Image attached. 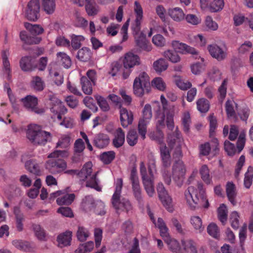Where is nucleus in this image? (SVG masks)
Returning a JSON list of instances; mask_svg holds the SVG:
<instances>
[{
    "label": "nucleus",
    "mask_w": 253,
    "mask_h": 253,
    "mask_svg": "<svg viewBox=\"0 0 253 253\" xmlns=\"http://www.w3.org/2000/svg\"><path fill=\"white\" fill-rule=\"evenodd\" d=\"M199 173L202 179L207 185L212 183L211 176L210 173V169L206 165L202 166L199 169Z\"/></svg>",
    "instance_id": "2f4dec72"
},
{
    "label": "nucleus",
    "mask_w": 253,
    "mask_h": 253,
    "mask_svg": "<svg viewBox=\"0 0 253 253\" xmlns=\"http://www.w3.org/2000/svg\"><path fill=\"white\" fill-rule=\"evenodd\" d=\"M32 85L37 91H42L44 88V83L42 78L36 76L33 78Z\"/></svg>",
    "instance_id": "603ef678"
},
{
    "label": "nucleus",
    "mask_w": 253,
    "mask_h": 253,
    "mask_svg": "<svg viewBox=\"0 0 253 253\" xmlns=\"http://www.w3.org/2000/svg\"><path fill=\"white\" fill-rule=\"evenodd\" d=\"M32 227L36 236L39 240L41 241H43L45 240V230L41 226V225L37 224H33Z\"/></svg>",
    "instance_id": "a18cd8bd"
},
{
    "label": "nucleus",
    "mask_w": 253,
    "mask_h": 253,
    "mask_svg": "<svg viewBox=\"0 0 253 253\" xmlns=\"http://www.w3.org/2000/svg\"><path fill=\"white\" fill-rule=\"evenodd\" d=\"M40 4L39 0H31L25 10V17L29 20L36 21L40 16Z\"/></svg>",
    "instance_id": "0eeeda50"
},
{
    "label": "nucleus",
    "mask_w": 253,
    "mask_h": 253,
    "mask_svg": "<svg viewBox=\"0 0 253 253\" xmlns=\"http://www.w3.org/2000/svg\"><path fill=\"white\" fill-rule=\"evenodd\" d=\"M42 6L46 14H52L56 8L55 0H42Z\"/></svg>",
    "instance_id": "c9c22d12"
},
{
    "label": "nucleus",
    "mask_w": 253,
    "mask_h": 253,
    "mask_svg": "<svg viewBox=\"0 0 253 253\" xmlns=\"http://www.w3.org/2000/svg\"><path fill=\"white\" fill-rule=\"evenodd\" d=\"M133 93L137 97H141L144 94L151 91L150 78L145 72L140 73L134 79L133 84Z\"/></svg>",
    "instance_id": "39448f33"
},
{
    "label": "nucleus",
    "mask_w": 253,
    "mask_h": 253,
    "mask_svg": "<svg viewBox=\"0 0 253 253\" xmlns=\"http://www.w3.org/2000/svg\"><path fill=\"white\" fill-rule=\"evenodd\" d=\"M123 187V179L118 178L116 183L115 191L113 194L111 202L113 207L117 211H125L128 213L132 209V206L128 199L123 198L121 199V194Z\"/></svg>",
    "instance_id": "20e7f679"
},
{
    "label": "nucleus",
    "mask_w": 253,
    "mask_h": 253,
    "mask_svg": "<svg viewBox=\"0 0 253 253\" xmlns=\"http://www.w3.org/2000/svg\"><path fill=\"white\" fill-rule=\"evenodd\" d=\"M253 178V167L250 166L247 172L245 174L244 185L245 187L249 189L252 184Z\"/></svg>",
    "instance_id": "de8ad7c7"
},
{
    "label": "nucleus",
    "mask_w": 253,
    "mask_h": 253,
    "mask_svg": "<svg viewBox=\"0 0 253 253\" xmlns=\"http://www.w3.org/2000/svg\"><path fill=\"white\" fill-rule=\"evenodd\" d=\"M194 187L190 186L185 192V196L188 205L190 208L194 210L198 206L199 199L197 194H195V199L193 198L192 194L194 192Z\"/></svg>",
    "instance_id": "a211bd4d"
},
{
    "label": "nucleus",
    "mask_w": 253,
    "mask_h": 253,
    "mask_svg": "<svg viewBox=\"0 0 253 253\" xmlns=\"http://www.w3.org/2000/svg\"><path fill=\"white\" fill-rule=\"evenodd\" d=\"M134 39L136 46L140 50L146 51L151 50V46L148 41L146 39V35L143 32H141L139 35L135 36Z\"/></svg>",
    "instance_id": "ddd939ff"
},
{
    "label": "nucleus",
    "mask_w": 253,
    "mask_h": 253,
    "mask_svg": "<svg viewBox=\"0 0 253 253\" xmlns=\"http://www.w3.org/2000/svg\"><path fill=\"white\" fill-rule=\"evenodd\" d=\"M120 121L124 128L127 127L132 124L133 121V115L131 111H128L126 108L120 105Z\"/></svg>",
    "instance_id": "f8f14e48"
},
{
    "label": "nucleus",
    "mask_w": 253,
    "mask_h": 253,
    "mask_svg": "<svg viewBox=\"0 0 253 253\" xmlns=\"http://www.w3.org/2000/svg\"><path fill=\"white\" fill-rule=\"evenodd\" d=\"M24 107L29 111L34 112L37 114H42L44 112L42 108L38 107V99L37 97L32 95H27L21 99Z\"/></svg>",
    "instance_id": "1a4fd4ad"
},
{
    "label": "nucleus",
    "mask_w": 253,
    "mask_h": 253,
    "mask_svg": "<svg viewBox=\"0 0 253 253\" xmlns=\"http://www.w3.org/2000/svg\"><path fill=\"white\" fill-rule=\"evenodd\" d=\"M217 212L219 220L223 224H224L227 219L228 212L226 206L224 204L220 205L219 207L218 208Z\"/></svg>",
    "instance_id": "37998d69"
},
{
    "label": "nucleus",
    "mask_w": 253,
    "mask_h": 253,
    "mask_svg": "<svg viewBox=\"0 0 253 253\" xmlns=\"http://www.w3.org/2000/svg\"><path fill=\"white\" fill-rule=\"evenodd\" d=\"M40 126L36 125L29 126L26 132L27 138L34 145L36 144L37 136L39 135V131L40 130Z\"/></svg>",
    "instance_id": "4be33fe9"
},
{
    "label": "nucleus",
    "mask_w": 253,
    "mask_h": 253,
    "mask_svg": "<svg viewBox=\"0 0 253 253\" xmlns=\"http://www.w3.org/2000/svg\"><path fill=\"white\" fill-rule=\"evenodd\" d=\"M72 232L70 231H66L59 234L57 237V241L58 246L60 248L69 246L71 245Z\"/></svg>",
    "instance_id": "412c9836"
},
{
    "label": "nucleus",
    "mask_w": 253,
    "mask_h": 253,
    "mask_svg": "<svg viewBox=\"0 0 253 253\" xmlns=\"http://www.w3.org/2000/svg\"><path fill=\"white\" fill-rule=\"evenodd\" d=\"M226 192L228 200L233 206L237 204L236 197L237 192L236 191V187L232 182H228L226 185Z\"/></svg>",
    "instance_id": "5701e85b"
},
{
    "label": "nucleus",
    "mask_w": 253,
    "mask_h": 253,
    "mask_svg": "<svg viewBox=\"0 0 253 253\" xmlns=\"http://www.w3.org/2000/svg\"><path fill=\"white\" fill-rule=\"evenodd\" d=\"M186 167L181 160H175L172 168L173 179L176 185L181 187L183 183Z\"/></svg>",
    "instance_id": "423d86ee"
},
{
    "label": "nucleus",
    "mask_w": 253,
    "mask_h": 253,
    "mask_svg": "<svg viewBox=\"0 0 253 253\" xmlns=\"http://www.w3.org/2000/svg\"><path fill=\"white\" fill-rule=\"evenodd\" d=\"M125 141V133L123 130L119 127L116 129L114 138L113 139L112 143L113 146L117 148L122 146Z\"/></svg>",
    "instance_id": "393cba45"
},
{
    "label": "nucleus",
    "mask_w": 253,
    "mask_h": 253,
    "mask_svg": "<svg viewBox=\"0 0 253 253\" xmlns=\"http://www.w3.org/2000/svg\"><path fill=\"white\" fill-rule=\"evenodd\" d=\"M183 252L182 253H198L196 243L191 239L182 240Z\"/></svg>",
    "instance_id": "cd10ccee"
},
{
    "label": "nucleus",
    "mask_w": 253,
    "mask_h": 253,
    "mask_svg": "<svg viewBox=\"0 0 253 253\" xmlns=\"http://www.w3.org/2000/svg\"><path fill=\"white\" fill-rule=\"evenodd\" d=\"M210 122V136H213L215 134V130L217 127V120L213 114L210 115L209 117Z\"/></svg>",
    "instance_id": "e2e57ef3"
},
{
    "label": "nucleus",
    "mask_w": 253,
    "mask_h": 253,
    "mask_svg": "<svg viewBox=\"0 0 253 253\" xmlns=\"http://www.w3.org/2000/svg\"><path fill=\"white\" fill-rule=\"evenodd\" d=\"M32 59L31 56H26L21 58L19 64L20 67L22 71L28 72L33 70Z\"/></svg>",
    "instance_id": "c756f323"
},
{
    "label": "nucleus",
    "mask_w": 253,
    "mask_h": 253,
    "mask_svg": "<svg viewBox=\"0 0 253 253\" xmlns=\"http://www.w3.org/2000/svg\"><path fill=\"white\" fill-rule=\"evenodd\" d=\"M96 202L91 196H87L83 199L82 202V206L86 210H94L95 207Z\"/></svg>",
    "instance_id": "c03bdc74"
},
{
    "label": "nucleus",
    "mask_w": 253,
    "mask_h": 253,
    "mask_svg": "<svg viewBox=\"0 0 253 253\" xmlns=\"http://www.w3.org/2000/svg\"><path fill=\"white\" fill-rule=\"evenodd\" d=\"M227 81L226 80H224L218 89V91L219 93V100L221 102H223L226 97L227 93Z\"/></svg>",
    "instance_id": "338daca9"
},
{
    "label": "nucleus",
    "mask_w": 253,
    "mask_h": 253,
    "mask_svg": "<svg viewBox=\"0 0 253 253\" xmlns=\"http://www.w3.org/2000/svg\"><path fill=\"white\" fill-rule=\"evenodd\" d=\"M110 142V138L107 134L100 133L94 137L93 140V145L99 149H103L106 147Z\"/></svg>",
    "instance_id": "f3484780"
},
{
    "label": "nucleus",
    "mask_w": 253,
    "mask_h": 253,
    "mask_svg": "<svg viewBox=\"0 0 253 253\" xmlns=\"http://www.w3.org/2000/svg\"><path fill=\"white\" fill-rule=\"evenodd\" d=\"M50 111L53 114H57L59 113H66L67 112V109L63 105L61 101L55 96H52L50 98Z\"/></svg>",
    "instance_id": "2eb2a0df"
},
{
    "label": "nucleus",
    "mask_w": 253,
    "mask_h": 253,
    "mask_svg": "<svg viewBox=\"0 0 253 253\" xmlns=\"http://www.w3.org/2000/svg\"><path fill=\"white\" fill-rule=\"evenodd\" d=\"M168 67V62L164 58H160L153 63V68L157 73H161L166 70Z\"/></svg>",
    "instance_id": "4c0bfd02"
},
{
    "label": "nucleus",
    "mask_w": 253,
    "mask_h": 253,
    "mask_svg": "<svg viewBox=\"0 0 253 253\" xmlns=\"http://www.w3.org/2000/svg\"><path fill=\"white\" fill-rule=\"evenodd\" d=\"M149 121L140 119L138 124V130L142 139H144L146 137L147 132V126L149 123Z\"/></svg>",
    "instance_id": "49530a36"
},
{
    "label": "nucleus",
    "mask_w": 253,
    "mask_h": 253,
    "mask_svg": "<svg viewBox=\"0 0 253 253\" xmlns=\"http://www.w3.org/2000/svg\"><path fill=\"white\" fill-rule=\"evenodd\" d=\"M25 169L36 176H41L42 170L40 164L35 159L27 161L25 163Z\"/></svg>",
    "instance_id": "4468645a"
},
{
    "label": "nucleus",
    "mask_w": 253,
    "mask_h": 253,
    "mask_svg": "<svg viewBox=\"0 0 253 253\" xmlns=\"http://www.w3.org/2000/svg\"><path fill=\"white\" fill-rule=\"evenodd\" d=\"M64 173L74 175L77 174L81 181H86V187L94 189L97 191H101V187L99 185V180L96 176L98 172L92 173L91 163H85L80 171L75 169L65 170Z\"/></svg>",
    "instance_id": "f257e3e1"
},
{
    "label": "nucleus",
    "mask_w": 253,
    "mask_h": 253,
    "mask_svg": "<svg viewBox=\"0 0 253 253\" xmlns=\"http://www.w3.org/2000/svg\"><path fill=\"white\" fill-rule=\"evenodd\" d=\"M95 99L97 104L101 110L103 112H107L110 110V106L107 100L101 96H96Z\"/></svg>",
    "instance_id": "bf43d9fd"
},
{
    "label": "nucleus",
    "mask_w": 253,
    "mask_h": 253,
    "mask_svg": "<svg viewBox=\"0 0 253 253\" xmlns=\"http://www.w3.org/2000/svg\"><path fill=\"white\" fill-rule=\"evenodd\" d=\"M94 248V243L92 241H88L84 244H80L75 250V253H86L90 252Z\"/></svg>",
    "instance_id": "a19ab883"
},
{
    "label": "nucleus",
    "mask_w": 253,
    "mask_h": 253,
    "mask_svg": "<svg viewBox=\"0 0 253 253\" xmlns=\"http://www.w3.org/2000/svg\"><path fill=\"white\" fill-rule=\"evenodd\" d=\"M138 141V134L137 132L134 130H130L126 135V141L128 145L131 146H134Z\"/></svg>",
    "instance_id": "3c124183"
},
{
    "label": "nucleus",
    "mask_w": 253,
    "mask_h": 253,
    "mask_svg": "<svg viewBox=\"0 0 253 253\" xmlns=\"http://www.w3.org/2000/svg\"><path fill=\"white\" fill-rule=\"evenodd\" d=\"M198 110L201 113H206L208 111L210 105L208 100L204 98L199 99L197 101Z\"/></svg>",
    "instance_id": "5fc2aeb1"
},
{
    "label": "nucleus",
    "mask_w": 253,
    "mask_h": 253,
    "mask_svg": "<svg viewBox=\"0 0 253 253\" xmlns=\"http://www.w3.org/2000/svg\"><path fill=\"white\" fill-rule=\"evenodd\" d=\"M129 179L132 185L133 194L135 198L139 203H141L143 201L142 190L140 186L137 169L135 167H133L131 169Z\"/></svg>",
    "instance_id": "6e6552de"
},
{
    "label": "nucleus",
    "mask_w": 253,
    "mask_h": 253,
    "mask_svg": "<svg viewBox=\"0 0 253 253\" xmlns=\"http://www.w3.org/2000/svg\"><path fill=\"white\" fill-rule=\"evenodd\" d=\"M60 156L68 157V152L66 150H56L48 155V158H53L48 160L45 163V168L49 173L55 175L60 174L66 169L67 163L64 160L58 158Z\"/></svg>",
    "instance_id": "7ed1b4c3"
},
{
    "label": "nucleus",
    "mask_w": 253,
    "mask_h": 253,
    "mask_svg": "<svg viewBox=\"0 0 253 253\" xmlns=\"http://www.w3.org/2000/svg\"><path fill=\"white\" fill-rule=\"evenodd\" d=\"M246 143V132L245 131H241L239 134L237 142V153L239 154L244 149Z\"/></svg>",
    "instance_id": "6e6d98bb"
},
{
    "label": "nucleus",
    "mask_w": 253,
    "mask_h": 253,
    "mask_svg": "<svg viewBox=\"0 0 253 253\" xmlns=\"http://www.w3.org/2000/svg\"><path fill=\"white\" fill-rule=\"evenodd\" d=\"M12 244L17 249L24 252H30L32 248L29 242L22 240H14Z\"/></svg>",
    "instance_id": "72a5a7b5"
},
{
    "label": "nucleus",
    "mask_w": 253,
    "mask_h": 253,
    "mask_svg": "<svg viewBox=\"0 0 253 253\" xmlns=\"http://www.w3.org/2000/svg\"><path fill=\"white\" fill-rule=\"evenodd\" d=\"M170 16L176 21H180L184 18V13L180 8L175 7L169 10Z\"/></svg>",
    "instance_id": "e433bc0d"
},
{
    "label": "nucleus",
    "mask_w": 253,
    "mask_h": 253,
    "mask_svg": "<svg viewBox=\"0 0 253 253\" xmlns=\"http://www.w3.org/2000/svg\"><path fill=\"white\" fill-rule=\"evenodd\" d=\"M165 242L168 244L169 249L172 252L177 253L180 251V247L179 243L175 239H171L170 237L167 241H165Z\"/></svg>",
    "instance_id": "4d7b16f0"
},
{
    "label": "nucleus",
    "mask_w": 253,
    "mask_h": 253,
    "mask_svg": "<svg viewBox=\"0 0 253 253\" xmlns=\"http://www.w3.org/2000/svg\"><path fill=\"white\" fill-rule=\"evenodd\" d=\"M197 189L201 200L203 201H206V204L204 205L205 208H208L210 205L208 200L206 199V192L204 188V185L201 182H198L197 183Z\"/></svg>",
    "instance_id": "13d9d810"
},
{
    "label": "nucleus",
    "mask_w": 253,
    "mask_h": 253,
    "mask_svg": "<svg viewBox=\"0 0 253 253\" xmlns=\"http://www.w3.org/2000/svg\"><path fill=\"white\" fill-rule=\"evenodd\" d=\"M208 49L211 55L218 61L223 60L227 56L224 46L221 47L216 44H210L208 46Z\"/></svg>",
    "instance_id": "9b49d317"
},
{
    "label": "nucleus",
    "mask_w": 253,
    "mask_h": 253,
    "mask_svg": "<svg viewBox=\"0 0 253 253\" xmlns=\"http://www.w3.org/2000/svg\"><path fill=\"white\" fill-rule=\"evenodd\" d=\"M224 6V0H213L210 4L209 10L211 12H217L221 11Z\"/></svg>",
    "instance_id": "ea45409f"
},
{
    "label": "nucleus",
    "mask_w": 253,
    "mask_h": 253,
    "mask_svg": "<svg viewBox=\"0 0 253 253\" xmlns=\"http://www.w3.org/2000/svg\"><path fill=\"white\" fill-rule=\"evenodd\" d=\"M84 40V38L83 36L72 35L71 36L70 45H71L74 49H78L81 46V42Z\"/></svg>",
    "instance_id": "09e8293b"
},
{
    "label": "nucleus",
    "mask_w": 253,
    "mask_h": 253,
    "mask_svg": "<svg viewBox=\"0 0 253 253\" xmlns=\"http://www.w3.org/2000/svg\"><path fill=\"white\" fill-rule=\"evenodd\" d=\"M159 197L164 206L169 211H172V199L168 194L163 184L159 183L157 187Z\"/></svg>",
    "instance_id": "9d476101"
},
{
    "label": "nucleus",
    "mask_w": 253,
    "mask_h": 253,
    "mask_svg": "<svg viewBox=\"0 0 253 253\" xmlns=\"http://www.w3.org/2000/svg\"><path fill=\"white\" fill-rule=\"evenodd\" d=\"M88 230L83 226H79L77 231L76 235L77 239L80 242L86 241L89 236Z\"/></svg>",
    "instance_id": "8fccbe9b"
},
{
    "label": "nucleus",
    "mask_w": 253,
    "mask_h": 253,
    "mask_svg": "<svg viewBox=\"0 0 253 253\" xmlns=\"http://www.w3.org/2000/svg\"><path fill=\"white\" fill-rule=\"evenodd\" d=\"M80 84L83 92L87 95H90L92 93V85L91 82L85 76H83L80 79Z\"/></svg>",
    "instance_id": "7c9ffc66"
},
{
    "label": "nucleus",
    "mask_w": 253,
    "mask_h": 253,
    "mask_svg": "<svg viewBox=\"0 0 253 253\" xmlns=\"http://www.w3.org/2000/svg\"><path fill=\"white\" fill-rule=\"evenodd\" d=\"M37 140L35 145H44L47 141L51 139V135L50 132L40 129L39 135L37 136Z\"/></svg>",
    "instance_id": "473e14b6"
},
{
    "label": "nucleus",
    "mask_w": 253,
    "mask_h": 253,
    "mask_svg": "<svg viewBox=\"0 0 253 253\" xmlns=\"http://www.w3.org/2000/svg\"><path fill=\"white\" fill-rule=\"evenodd\" d=\"M94 212L95 214L99 215H104L106 213L105 210V204L101 201H97L95 203V207L94 209Z\"/></svg>",
    "instance_id": "774afa93"
},
{
    "label": "nucleus",
    "mask_w": 253,
    "mask_h": 253,
    "mask_svg": "<svg viewBox=\"0 0 253 253\" xmlns=\"http://www.w3.org/2000/svg\"><path fill=\"white\" fill-rule=\"evenodd\" d=\"M168 143L169 146L173 148L174 146H180L183 141V139L181 136L180 131L177 129L172 132L171 134L169 135Z\"/></svg>",
    "instance_id": "aec40b11"
},
{
    "label": "nucleus",
    "mask_w": 253,
    "mask_h": 253,
    "mask_svg": "<svg viewBox=\"0 0 253 253\" xmlns=\"http://www.w3.org/2000/svg\"><path fill=\"white\" fill-rule=\"evenodd\" d=\"M92 52L91 49L86 47H84L79 50L77 55V58L82 62H87L92 57Z\"/></svg>",
    "instance_id": "c85d7f7f"
},
{
    "label": "nucleus",
    "mask_w": 253,
    "mask_h": 253,
    "mask_svg": "<svg viewBox=\"0 0 253 253\" xmlns=\"http://www.w3.org/2000/svg\"><path fill=\"white\" fill-rule=\"evenodd\" d=\"M57 58L58 62L65 68L68 69L70 67L72 62L70 57L64 52H58L57 53Z\"/></svg>",
    "instance_id": "f704fd0d"
},
{
    "label": "nucleus",
    "mask_w": 253,
    "mask_h": 253,
    "mask_svg": "<svg viewBox=\"0 0 253 253\" xmlns=\"http://www.w3.org/2000/svg\"><path fill=\"white\" fill-rule=\"evenodd\" d=\"M190 222L195 230H199V232L203 231L204 227L202 225V219L199 216H192L190 219Z\"/></svg>",
    "instance_id": "864d4df0"
},
{
    "label": "nucleus",
    "mask_w": 253,
    "mask_h": 253,
    "mask_svg": "<svg viewBox=\"0 0 253 253\" xmlns=\"http://www.w3.org/2000/svg\"><path fill=\"white\" fill-rule=\"evenodd\" d=\"M85 9L87 15L90 16L96 15L100 8L94 0H85Z\"/></svg>",
    "instance_id": "b1692460"
},
{
    "label": "nucleus",
    "mask_w": 253,
    "mask_h": 253,
    "mask_svg": "<svg viewBox=\"0 0 253 253\" xmlns=\"http://www.w3.org/2000/svg\"><path fill=\"white\" fill-rule=\"evenodd\" d=\"M234 104L236 108L238 107V104L233 100H227L225 103V107L227 117L233 119L235 121L238 120V117L234 109Z\"/></svg>",
    "instance_id": "bb28decb"
},
{
    "label": "nucleus",
    "mask_w": 253,
    "mask_h": 253,
    "mask_svg": "<svg viewBox=\"0 0 253 253\" xmlns=\"http://www.w3.org/2000/svg\"><path fill=\"white\" fill-rule=\"evenodd\" d=\"M164 55L172 63H177L180 60L179 56L175 51L167 50L164 52Z\"/></svg>",
    "instance_id": "69168bd1"
},
{
    "label": "nucleus",
    "mask_w": 253,
    "mask_h": 253,
    "mask_svg": "<svg viewBox=\"0 0 253 253\" xmlns=\"http://www.w3.org/2000/svg\"><path fill=\"white\" fill-rule=\"evenodd\" d=\"M156 161L153 157L148 162V172L143 162L140 164V173L144 189L149 197H152L155 193L154 174L156 173Z\"/></svg>",
    "instance_id": "f03ea898"
},
{
    "label": "nucleus",
    "mask_w": 253,
    "mask_h": 253,
    "mask_svg": "<svg viewBox=\"0 0 253 253\" xmlns=\"http://www.w3.org/2000/svg\"><path fill=\"white\" fill-rule=\"evenodd\" d=\"M207 232L209 235L214 238H218L220 236L218 226L214 223H211L208 225Z\"/></svg>",
    "instance_id": "052dcab7"
},
{
    "label": "nucleus",
    "mask_w": 253,
    "mask_h": 253,
    "mask_svg": "<svg viewBox=\"0 0 253 253\" xmlns=\"http://www.w3.org/2000/svg\"><path fill=\"white\" fill-rule=\"evenodd\" d=\"M115 158V153L113 151L105 152L100 155V160L106 165L110 164Z\"/></svg>",
    "instance_id": "79ce46f5"
},
{
    "label": "nucleus",
    "mask_w": 253,
    "mask_h": 253,
    "mask_svg": "<svg viewBox=\"0 0 253 253\" xmlns=\"http://www.w3.org/2000/svg\"><path fill=\"white\" fill-rule=\"evenodd\" d=\"M160 151L163 167L165 168L170 167L171 159L169 148L166 145H162L160 147Z\"/></svg>",
    "instance_id": "dca6fc26"
},
{
    "label": "nucleus",
    "mask_w": 253,
    "mask_h": 253,
    "mask_svg": "<svg viewBox=\"0 0 253 253\" xmlns=\"http://www.w3.org/2000/svg\"><path fill=\"white\" fill-rule=\"evenodd\" d=\"M151 85L160 91H164L166 89V84L161 78H154L151 82Z\"/></svg>",
    "instance_id": "680f3d73"
},
{
    "label": "nucleus",
    "mask_w": 253,
    "mask_h": 253,
    "mask_svg": "<svg viewBox=\"0 0 253 253\" xmlns=\"http://www.w3.org/2000/svg\"><path fill=\"white\" fill-rule=\"evenodd\" d=\"M139 57L138 55H135L131 52H129L125 55L123 60L124 67L131 68L134 66L139 65Z\"/></svg>",
    "instance_id": "6ab92c4d"
},
{
    "label": "nucleus",
    "mask_w": 253,
    "mask_h": 253,
    "mask_svg": "<svg viewBox=\"0 0 253 253\" xmlns=\"http://www.w3.org/2000/svg\"><path fill=\"white\" fill-rule=\"evenodd\" d=\"M75 198L74 194H67L63 196L58 198L56 200L57 204L59 205H69L73 202Z\"/></svg>",
    "instance_id": "58836bf2"
},
{
    "label": "nucleus",
    "mask_w": 253,
    "mask_h": 253,
    "mask_svg": "<svg viewBox=\"0 0 253 253\" xmlns=\"http://www.w3.org/2000/svg\"><path fill=\"white\" fill-rule=\"evenodd\" d=\"M224 149L228 155L230 156H234L237 152V150L234 144L228 140H226L224 142Z\"/></svg>",
    "instance_id": "0e129e2a"
},
{
    "label": "nucleus",
    "mask_w": 253,
    "mask_h": 253,
    "mask_svg": "<svg viewBox=\"0 0 253 253\" xmlns=\"http://www.w3.org/2000/svg\"><path fill=\"white\" fill-rule=\"evenodd\" d=\"M19 37L22 42L28 44H38L42 41L41 37L29 36L25 31H21L20 33Z\"/></svg>",
    "instance_id": "a878e982"
}]
</instances>
